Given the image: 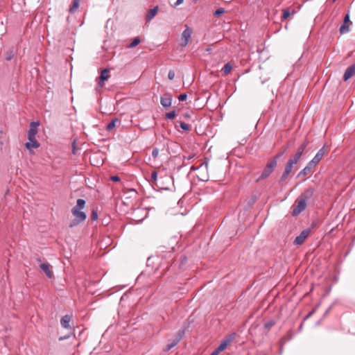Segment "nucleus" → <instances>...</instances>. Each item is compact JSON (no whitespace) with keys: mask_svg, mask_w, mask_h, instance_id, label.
Listing matches in <instances>:
<instances>
[{"mask_svg":"<svg viewBox=\"0 0 355 355\" xmlns=\"http://www.w3.org/2000/svg\"><path fill=\"white\" fill-rule=\"evenodd\" d=\"M183 116L185 119H189L191 117V114L189 112H185L183 114Z\"/></svg>","mask_w":355,"mask_h":355,"instance_id":"obj_49","label":"nucleus"},{"mask_svg":"<svg viewBox=\"0 0 355 355\" xmlns=\"http://www.w3.org/2000/svg\"><path fill=\"white\" fill-rule=\"evenodd\" d=\"M228 344L225 341V340H223L221 342V343L219 345V346L216 348L220 352L224 351L227 347Z\"/></svg>","mask_w":355,"mask_h":355,"instance_id":"obj_33","label":"nucleus"},{"mask_svg":"<svg viewBox=\"0 0 355 355\" xmlns=\"http://www.w3.org/2000/svg\"><path fill=\"white\" fill-rule=\"evenodd\" d=\"M157 172L156 171H153L152 173H151V180H150V182L152 185H155L157 186L159 189H162V190H168V188L167 187H162V186H160L158 184V183L157 182Z\"/></svg>","mask_w":355,"mask_h":355,"instance_id":"obj_14","label":"nucleus"},{"mask_svg":"<svg viewBox=\"0 0 355 355\" xmlns=\"http://www.w3.org/2000/svg\"><path fill=\"white\" fill-rule=\"evenodd\" d=\"M309 233H310L309 229H306V230H302L301 232V233L300 234V235L296 236V238L295 239V240L293 241V243L297 245H302L305 241L306 238L309 236Z\"/></svg>","mask_w":355,"mask_h":355,"instance_id":"obj_11","label":"nucleus"},{"mask_svg":"<svg viewBox=\"0 0 355 355\" xmlns=\"http://www.w3.org/2000/svg\"><path fill=\"white\" fill-rule=\"evenodd\" d=\"M290 15H291V12L289 10V9L284 10L283 14L282 16V20L286 19L288 17H289Z\"/></svg>","mask_w":355,"mask_h":355,"instance_id":"obj_36","label":"nucleus"},{"mask_svg":"<svg viewBox=\"0 0 355 355\" xmlns=\"http://www.w3.org/2000/svg\"><path fill=\"white\" fill-rule=\"evenodd\" d=\"M277 162L275 159H273L272 158L269 159L261 175L257 178V182H260L261 180L268 178L274 171L275 168L277 167Z\"/></svg>","mask_w":355,"mask_h":355,"instance_id":"obj_2","label":"nucleus"},{"mask_svg":"<svg viewBox=\"0 0 355 355\" xmlns=\"http://www.w3.org/2000/svg\"><path fill=\"white\" fill-rule=\"evenodd\" d=\"M119 123V121L117 118L112 119L110 122L106 126V130L108 132L112 131L116 126V123Z\"/></svg>","mask_w":355,"mask_h":355,"instance_id":"obj_23","label":"nucleus"},{"mask_svg":"<svg viewBox=\"0 0 355 355\" xmlns=\"http://www.w3.org/2000/svg\"><path fill=\"white\" fill-rule=\"evenodd\" d=\"M316 165L310 161L307 165L297 175V177L304 176L311 172L312 168L315 167Z\"/></svg>","mask_w":355,"mask_h":355,"instance_id":"obj_15","label":"nucleus"},{"mask_svg":"<svg viewBox=\"0 0 355 355\" xmlns=\"http://www.w3.org/2000/svg\"><path fill=\"white\" fill-rule=\"evenodd\" d=\"M293 165L294 164L290 162L289 161L287 162L284 168V171L279 179V184L284 182L287 180L288 175L292 172Z\"/></svg>","mask_w":355,"mask_h":355,"instance_id":"obj_7","label":"nucleus"},{"mask_svg":"<svg viewBox=\"0 0 355 355\" xmlns=\"http://www.w3.org/2000/svg\"><path fill=\"white\" fill-rule=\"evenodd\" d=\"M72 153L73 155H76V152L78 150V148L76 147V139H74L72 142Z\"/></svg>","mask_w":355,"mask_h":355,"instance_id":"obj_38","label":"nucleus"},{"mask_svg":"<svg viewBox=\"0 0 355 355\" xmlns=\"http://www.w3.org/2000/svg\"><path fill=\"white\" fill-rule=\"evenodd\" d=\"M108 72H109V69H105L101 71V75L99 76L100 81L98 82V85L100 87H103V83L105 80H108V78L110 77V76L108 75Z\"/></svg>","mask_w":355,"mask_h":355,"instance_id":"obj_18","label":"nucleus"},{"mask_svg":"<svg viewBox=\"0 0 355 355\" xmlns=\"http://www.w3.org/2000/svg\"><path fill=\"white\" fill-rule=\"evenodd\" d=\"M355 74V63L347 68L343 76V80L347 81Z\"/></svg>","mask_w":355,"mask_h":355,"instance_id":"obj_13","label":"nucleus"},{"mask_svg":"<svg viewBox=\"0 0 355 355\" xmlns=\"http://www.w3.org/2000/svg\"><path fill=\"white\" fill-rule=\"evenodd\" d=\"M28 139L29 141L25 144V146L28 150H31L32 148H37L40 147V143L37 141L35 137H33V139L31 138H28Z\"/></svg>","mask_w":355,"mask_h":355,"instance_id":"obj_17","label":"nucleus"},{"mask_svg":"<svg viewBox=\"0 0 355 355\" xmlns=\"http://www.w3.org/2000/svg\"><path fill=\"white\" fill-rule=\"evenodd\" d=\"M301 156H302V154L300 153V152L296 151L295 154L292 157H291L288 161H289L290 162H291L293 164H295L297 163V162L300 159Z\"/></svg>","mask_w":355,"mask_h":355,"instance_id":"obj_26","label":"nucleus"},{"mask_svg":"<svg viewBox=\"0 0 355 355\" xmlns=\"http://www.w3.org/2000/svg\"><path fill=\"white\" fill-rule=\"evenodd\" d=\"M302 325H303V322L301 323L300 328H302Z\"/></svg>","mask_w":355,"mask_h":355,"instance_id":"obj_51","label":"nucleus"},{"mask_svg":"<svg viewBox=\"0 0 355 355\" xmlns=\"http://www.w3.org/2000/svg\"><path fill=\"white\" fill-rule=\"evenodd\" d=\"M225 10L224 8H218L217 10H216L214 12V15L215 17H219L222 14L225 13Z\"/></svg>","mask_w":355,"mask_h":355,"instance_id":"obj_37","label":"nucleus"},{"mask_svg":"<svg viewBox=\"0 0 355 355\" xmlns=\"http://www.w3.org/2000/svg\"><path fill=\"white\" fill-rule=\"evenodd\" d=\"M352 24L350 21L349 15L347 13L345 15L343 23L340 27L339 32L341 35L347 33L349 31V26Z\"/></svg>","mask_w":355,"mask_h":355,"instance_id":"obj_10","label":"nucleus"},{"mask_svg":"<svg viewBox=\"0 0 355 355\" xmlns=\"http://www.w3.org/2000/svg\"><path fill=\"white\" fill-rule=\"evenodd\" d=\"M317 307L314 308L311 311H310L304 318V321L309 318L315 311Z\"/></svg>","mask_w":355,"mask_h":355,"instance_id":"obj_44","label":"nucleus"},{"mask_svg":"<svg viewBox=\"0 0 355 355\" xmlns=\"http://www.w3.org/2000/svg\"><path fill=\"white\" fill-rule=\"evenodd\" d=\"M110 179V180H112L113 182H119L121 180L118 175L111 176Z\"/></svg>","mask_w":355,"mask_h":355,"instance_id":"obj_45","label":"nucleus"},{"mask_svg":"<svg viewBox=\"0 0 355 355\" xmlns=\"http://www.w3.org/2000/svg\"><path fill=\"white\" fill-rule=\"evenodd\" d=\"M192 32H193L192 28H190L187 24H185V29L183 31L182 35H181V40H182L181 45L182 46H185L188 44V43L191 39Z\"/></svg>","mask_w":355,"mask_h":355,"instance_id":"obj_5","label":"nucleus"},{"mask_svg":"<svg viewBox=\"0 0 355 355\" xmlns=\"http://www.w3.org/2000/svg\"><path fill=\"white\" fill-rule=\"evenodd\" d=\"M236 337V333L233 332L227 335L223 340H225L228 345L232 343Z\"/></svg>","mask_w":355,"mask_h":355,"instance_id":"obj_30","label":"nucleus"},{"mask_svg":"<svg viewBox=\"0 0 355 355\" xmlns=\"http://www.w3.org/2000/svg\"><path fill=\"white\" fill-rule=\"evenodd\" d=\"M73 331H71V332H70L69 334H67V335H66V336H60V337L59 338V340H60V341H62V340H67V339H68L69 338H70V336H71V335H73Z\"/></svg>","mask_w":355,"mask_h":355,"instance_id":"obj_40","label":"nucleus"},{"mask_svg":"<svg viewBox=\"0 0 355 355\" xmlns=\"http://www.w3.org/2000/svg\"><path fill=\"white\" fill-rule=\"evenodd\" d=\"M166 180L170 182V181H171V178L168 176L160 177L158 184L160 186L164 187V184H163V183Z\"/></svg>","mask_w":355,"mask_h":355,"instance_id":"obj_34","label":"nucleus"},{"mask_svg":"<svg viewBox=\"0 0 355 355\" xmlns=\"http://www.w3.org/2000/svg\"><path fill=\"white\" fill-rule=\"evenodd\" d=\"M288 148V144H286V145L283 146L281 148V149H280L279 152L278 153H277V154H276L274 157H272V158L273 159H275V160H276V162H277L278 159H279L281 157H282V156H283V155L286 153V151H287Z\"/></svg>","mask_w":355,"mask_h":355,"instance_id":"obj_22","label":"nucleus"},{"mask_svg":"<svg viewBox=\"0 0 355 355\" xmlns=\"http://www.w3.org/2000/svg\"><path fill=\"white\" fill-rule=\"evenodd\" d=\"M5 55H6V57H5L6 60L7 61H10L14 58L15 53L12 50H9L6 52Z\"/></svg>","mask_w":355,"mask_h":355,"instance_id":"obj_31","label":"nucleus"},{"mask_svg":"<svg viewBox=\"0 0 355 355\" xmlns=\"http://www.w3.org/2000/svg\"><path fill=\"white\" fill-rule=\"evenodd\" d=\"M220 352L216 348L210 355H218Z\"/></svg>","mask_w":355,"mask_h":355,"instance_id":"obj_47","label":"nucleus"},{"mask_svg":"<svg viewBox=\"0 0 355 355\" xmlns=\"http://www.w3.org/2000/svg\"><path fill=\"white\" fill-rule=\"evenodd\" d=\"M50 264L48 263H42L40 265V269L46 274L48 278L51 279L53 277V272L50 269Z\"/></svg>","mask_w":355,"mask_h":355,"instance_id":"obj_16","label":"nucleus"},{"mask_svg":"<svg viewBox=\"0 0 355 355\" xmlns=\"http://www.w3.org/2000/svg\"><path fill=\"white\" fill-rule=\"evenodd\" d=\"M296 11L295 10H293V14L295 13Z\"/></svg>","mask_w":355,"mask_h":355,"instance_id":"obj_52","label":"nucleus"},{"mask_svg":"<svg viewBox=\"0 0 355 355\" xmlns=\"http://www.w3.org/2000/svg\"><path fill=\"white\" fill-rule=\"evenodd\" d=\"M232 69V65L231 63L228 62L224 65V67L222 69V71L223 72L224 76H227L231 70Z\"/></svg>","mask_w":355,"mask_h":355,"instance_id":"obj_27","label":"nucleus"},{"mask_svg":"<svg viewBox=\"0 0 355 355\" xmlns=\"http://www.w3.org/2000/svg\"><path fill=\"white\" fill-rule=\"evenodd\" d=\"M329 147L326 146V145H324V146L317 152L316 155L311 161L317 165L322 159L323 156L329 151Z\"/></svg>","mask_w":355,"mask_h":355,"instance_id":"obj_8","label":"nucleus"},{"mask_svg":"<svg viewBox=\"0 0 355 355\" xmlns=\"http://www.w3.org/2000/svg\"><path fill=\"white\" fill-rule=\"evenodd\" d=\"M141 42V40L139 37H135L132 39V42L127 46L128 49H132L137 46Z\"/></svg>","mask_w":355,"mask_h":355,"instance_id":"obj_24","label":"nucleus"},{"mask_svg":"<svg viewBox=\"0 0 355 355\" xmlns=\"http://www.w3.org/2000/svg\"><path fill=\"white\" fill-rule=\"evenodd\" d=\"M157 10H158V7L156 6L152 9H150L146 15V22H148L150 21L152 19H153V17L156 15V14L157 13Z\"/></svg>","mask_w":355,"mask_h":355,"instance_id":"obj_21","label":"nucleus"},{"mask_svg":"<svg viewBox=\"0 0 355 355\" xmlns=\"http://www.w3.org/2000/svg\"><path fill=\"white\" fill-rule=\"evenodd\" d=\"M188 328V325L184 327L182 329H180L175 338L173 340H168V343L166 345L165 348L164 349V352H168L172 348H173L175 346H176L178 343L182 339V338L185 335L186 329Z\"/></svg>","mask_w":355,"mask_h":355,"instance_id":"obj_3","label":"nucleus"},{"mask_svg":"<svg viewBox=\"0 0 355 355\" xmlns=\"http://www.w3.org/2000/svg\"><path fill=\"white\" fill-rule=\"evenodd\" d=\"M309 144V141L307 139H306L304 141V142L298 147L297 152H300V153L302 155L304 150H305Z\"/></svg>","mask_w":355,"mask_h":355,"instance_id":"obj_28","label":"nucleus"},{"mask_svg":"<svg viewBox=\"0 0 355 355\" xmlns=\"http://www.w3.org/2000/svg\"><path fill=\"white\" fill-rule=\"evenodd\" d=\"M187 261L188 258L185 254H182L180 255L178 260V267L180 270H183L185 269Z\"/></svg>","mask_w":355,"mask_h":355,"instance_id":"obj_20","label":"nucleus"},{"mask_svg":"<svg viewBox=\"0 0 355 355\" xmlns=\"http://www.w3.org/2000/svg\"><path fill=\"white\" fill-rule=\"evenodd\" d=\"M80 0H73L72 3L69 8V12L71 13H73L76 11L78 8L79 7Z\"/></svg>","mask_w":355,"mask_h":355,"instance_id":"obj_25","label":"nucleus"},{"mask_svg":"<svg viewBox=\"0 0 355 355\" xmlns=\"http://www.w3.org/2000/svg\"><path fill=\"white\" fill-rule=\"evenodd\" d=\"M275 324L276 322L274 320H270L264 324V328L266 329V331L268 332Z\"/></svg>","mask_w":355,"mask_h":355,"instance_id":"obj_29","label":"nucleus"},{"mask_svg":"<svg viewBox=\"0 0 355 355\" xmlns=\"http://www.w3.org/2000/svg\"><path fill=\"white\" fill-rule=\"evenodd\" d=\"M159 155V149L157 148H154L152 151V156L154 159H157Z\"/></svg>","mask_w":355,"mask_h":355,"instance_id":"obj_39","label":"nucleus"},{"mask_svg":"<svg viewBox=\"0 0 355 355\" xmlns=\"http://www.w3.org/2000/svg\"><path fill=\"white\" fill-rule=\"evenodd\" d=\"M40 125L39 121H32L30 124V129L28 131V138L33 139L37 133V127Z\"/></svg>","mask_w":355,"mask_h":355,"instance_id":"obj_12","label":"nucleus"},{"mask_svg":"<svg viewBox=\"0 0 355 355\" xmlns=\"http://www.w3.org/2000/svg\"><path fill=\"white\" fill-rule=\"evenodd\" d=\"M180 126L184 131H189L191 130V126L189 124L182 121L180 123Z\"/></svg>","mask_w":355,"mask_h":355,"instance_id":"obj_35","label":"nucleus"},{"mask_svg":"<svg viewBox=\"0 0 355 355\" xmlns=\"http://www.w3.org/2000/svg\"><path fill=\"white\" fill-rule=\"evenodd\" d=\"M168 78L171 80L174 79V78H175V71L173 70H170L168 71Z\"/></svg>","mask_w":355,"mask_h":355,"instance_id":"obj_43","label":"nucleus"},{"mask_svg":"<svg viewBox=\"0 0 355 355\" xmlns=\"http://www.w3.org/2000/svg\"><path fill=\"white\" fill-rule=\"evenodd\" d=\"M71 321V317L69 315H64L61 320H60V324L62 327L64 329H71V327L69 324Z\"/></svg>","mask_w":355,"mask_h":355,"instance_id":"obj_19","label":"nucleus"},{"mask_svg":"<svg viewBox=\"0 0 355 355\" xmlns=\"http://www.w3.org/2000/svg\"><path fill=\"white\" fill-rule=\"evenodd\" d=\"M187 98V93H183L178 96V99L180 101H186Z\"/></svg>","mask_w":355,"mask_h":355,"instance_id":"obj_41","label":"nucleus"},{"mask_svg":"<svg viewBox=\"0 0 355 355\" xmlns=\"http://www.w3.org/2000/svg\"><path fill=\"white\" fill-rule=\"evenodd\" d=\"M86 205V202L83 199H78L76 205L73 207L71 209V213L74 216V219L71 221L69 224V227H73L77 226L80 223L83 222L86 218L87 215L84 211H82L81 209H84Z\"/></svg>","mask_w":355,"mask_h":355,"instance_id":"obj_1","label":"nucleus"},{"mask_svg":"<svg viewBox=\"0 0 355 355\" xmlns=\"http://www.w3.org/2000/svg\"><path fill=\"white\" fill-rule=\"evenodd\" d=\"M37 261H41V259H40V258H38V259H37Z\"/></svg>","mask_w":355,"mask_h":355,"instance_id":"obj_53","label":"nucleus"},{"mask_svg":"<svg viewBox=\"0 0 355 355\" xmlns=\"http://www.w3.org/2000/svg\"><path fill=\"white\" fill-rule=\"evenodd\" d=\"M176 261H174L173 262V263L171 264V266H172V265H173V264L175 265Z\"/></svg>","mask_w":355,"mask_h":355,"instance_id":"obj_50","label":"nucleus"},{"mask_svg":"<svg viewBox=\"0 0 355 355\" xmlns=\"http://www.w3.org/2000/svg\"><path fill=\"white\" fill-rule=\"evenodd\" d=\"M173 96L169 92L164 93L160 98V103L164 108H168L172 104Z\"/></svg>","mask_w":355,"mask_h":355,"instance_id":"obj_9","label":"nucleus"},{"mask_svg":"<svg viewBox=\"0 0 355 355\" xmlns=\"http://www.w3.org/2000/svg\"><path fill=\"white\" fill-rule=\"evenodd\" d=\"M307 207V204L302 200L300 198H297L292 206V216H297L300 214L303 211H304Z\"/></svg>","mask_w":355,"mask_h":355,"instance_id":"obj_4","label":"nucleus"},{"mask_svg":"<svg viewBox=\"0 0 355 355\" xmlns=\"http://www.w3.org/2000/svg\"><path fill=\"white\" fill-rule=\"evenodd\" d=\"M336 0H332L333 2H335Z\"/></svg>","mask_w":355,"mask_h":355,"instance_id":"obj_54","label":"nucleus"},{"mask_svg":"<svg viewBox=\"0 0 355 355\" xmlns=\"http://www.w3.org/2000/svg\"><path fill=\"white\" fill-rule=\"evenodd\" d=\"M315 192V190L313 187H309L301 193L298 198L306 203L307 201L311 200L314 196Z\"/></svg>","mask_w":355,"mask_h":355,"instance_id":"obj_6","label":"nucleus"},{"mask_svg":"<svg viewBox=\"0 0 355 355\" xmlns=\"http://www.w3.org/2000/svg\"><path fill=\"white\" fill-rule=\"evenodd\" d=\"M184 0H177V1L175 3V6H178L183 3Z\"/></svg>","mask_w":355,"mask_h":355,"instance_id":"obj_48","label":"nucleus"},{"mask_svg":"<svg viewBox=\"0 0 355 355\" xmlns=\"http://www.w3.org/2000/svg\"><path fill=\"white\" fill-rule=\"evenodd\" d=\"M97 218H98L97 211L96 210H93L92 212V214H91L92 220L94 221L97 219Z\"/></svg>","mask_w":355,"mask_h":355,"instance_id":"obj_42","label":"nucleus"},{"mask_svg":"<svg viewBox=\"0 0 355 355\" xmlns=\"http://www.w3.org/2000/svg\"><path fill=\"white\" fill-rule=\"evenodd\" d=\"M175 116V110H172L169 112L166 113L165 119L168 120H172Z\"/></svg>","mask_w":355,"mask_h":355,"instance_id":"obj_32","label":"nucleus"},{"mask_svg":"<svg viewBox=\"0 0 355 355\" xmlns=\"http://www.w3.org/2000/svg\"><path fill=\"white\" fill-rule=\"evenodd\" d=\"M333 305L331 304V306H329V308L326 310V311L324 312V317L327 315L329 314V313L330 312V311L331 310V308H332Z\"/></svg>","mask_w":355,"mask_h":355,"instance_id":"obj_46","label":"nucleus"}]
</instances>
